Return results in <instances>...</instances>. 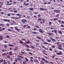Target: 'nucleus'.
Returning a JSON list of instances; mask_svg holds the SVG:
<instances>
[{
  "instance_id": "4",
  "label": "nucleus",
  "mask_w": 64,
  "mask_h": 64,
  "mask_svg": "<svg viewBox=\"0 0 64 64\" xmlns=\"http://www.w3.org/2000/svg\"><path fill=\"white\" fill-rule=\"evenodd\" d=\"M17 59L18 60V61H19L20 63H21V62H22V61H22V59L20 58H17Z\"/></svg>"
},
{
  "instance_id": "50",
  "label": "nucleus",
  "mask_w": 64,
  "mask_h": 64,
  "mask_svg": "<svg viewBox=\"0 0 64 64\" xmlns=\"http://www.w3.org/2000/svg\"><path fill=\"white\" fill-rule=\"evenodd\" d=\"M8 46H13V45L10 44H9Z\"/></svg>"
},
{
  "instance_id": "12",
  "label": "nucleus",
  "mask_w": 64,
  "mask_h": 64,
  "mask_svg": "<svg viewBox=\"0 0 64 64\" xmlns=\"http://www.w3.org/2000/svg\"><path fill=\"white\" fill-rule=\"evenodd\" d=\"M36 38H37V39H40V40H41V38L39 36H36Z\"/></svg>"
},
{
  "instance_id": "3",
  "label": "nucleus",
  "mask_w": 64,
  "mask_h": 64,
  "mask_svg": "<svg viewBox=\"0 0 64 64\" xmlns=\"http://www.w3.org/2000/svg\"><path fill=\"white\" fill-rule=\"evenodd\" d=\"M54 12H55L57 13H60V11L56 10H54Z\"/></svg>"
},
{
  "instance_id": "20",
  "label": "nucleus",
  "mask_w": 64,
  "mask_h": 64,
  "mask_svg": "<svg viewBox=\"0 0 64 64\" xmlns=\"http://www.w3.org/2000/svg\"><path fill=\"white\" fill-rule=\"evenodd\" d=\"M47 42H52V41H51L50 40L47 39Z\"/></svg>"
},
{
  "instance_id": "18",
  "label": "nucleus",
  "mask_w": 64,
  "mask_h": 64,
  "mask_svg": "<svg viewBox=\"0 0 64 64\" xmlns=\"http://www.w3.org/2000/svg\"><path fill=\"white\" fill-rule=\"evenodd\" d=\"M54 33H55L56 34H57V31H56V30H54Z\"/></svg>"
},
{
  "instance_id": "11",
  "label": "nucleus",
  "mask_w": 64,
  "mask_h": 64,
  "mask_svg": "<svg viewBox=\"0 0 64 64\" xmlns=\"http://www.w3.org/2000/svg\"><path fill=\"white\" fill-rule=\"evenodd\" d=\"M17 16H19L20 18H21V16H22L21 14H16Z\"/></svg>"
},
{
  "instance_id": "31",
  "label": "nucleus",
  "mask_w": 64,
  "mask_h": 64,
  "mask_svg": "<svg viewBox=\"0 0 64 64\" xmlns=\"http://www.w3.org/2000/svg\"><path fill=\"white\" fill-rule=\"evenodd\" d=\"M3 59H2L1 60H0V63H1L2 62H3Z\"/></svg>"
},
{
  "instance_id": "52",
  "label": "nucleus",
  "mask_w": 64,
  "mask_h": 64,
  "mask_svg": "<svg viewBox=\"0 0 64 64\" xmlns=\"http://www.w3.org/2000/svg\"><path fill=\"white\" fill-rule=\"evenodd\" d=\"M36 29L37 28H34V31H35L36 30Z\"/></svg>"
},
{
  "instance_id": "42",
  "label": "nucleus",
  "mask_w": 64,
  "mask_h": 64,
  "mask_svg": "<svg viewBox=\"0 0 64 64\" xmlns=\"http://www.w3.org/2000/svg\"><path fill=\"white\" fill-rule=\"evenodd\" d=\"M51 24H52V22H49V25H51Z\"/></svg>"
},
{
  "instance_id": "63",
  "label": "nucleus",
  "mask_w": 64,
  "mask_h": 64,
  "mask_svg": "<svg viewBox=\"0 0 64 64\" xmlns=\"http://www.w3.org/2000/svg\"><path fill=\"white\" fill-rule=\"evenodd\" d=\"M5 55V54L3 53L2 54V56H4Z\"/></svg>"
},
{
  "instance_id": "39",
  "label": "nucleus",
  "mask_w": 64,
  "mask_h": 64,
  "mask_svg": "<svg viewBox=\"0 0 64 64\" xmlns=\"http://www.w3.org/2000/svg\"><path fill=\"white\" fill-rule=\"evenodd\" d=\"M42 20V22H43V23H44L45 22H44V21H45V19H43Z\"/></svg>"
},
{
  "instance_id": "46",
  "label": "nucleus",
  "mask_w": 64,
  "mask_h": 64,
  "mask_svg": "<svg viewBox=\"0 0 64 64\" xmlns=\"http://www.w3.org/2000/svg\"><path fill=\"white\" fill-rule=\"evenodd\" d=\"M38 17H41V15L39 14L38 15Z\"/></svg>"
},
{
  "instance_id": "15",
  "label": "nucleus",
  "mask_w": 64,
  "mask_h": 64,
  "mask_svg": "<svg viewBox=\"0 0 64 64\" xmlns=\"http://www.w3.org/2000/svg\"><path fill=\"white\" fill-rule=\"evenodd\" d=\"M3 61L4 62H3L4 64H6V60H5L4 59V60Z\"/></svg>"
},
{
  "instance_id": "53",
  "label": "nucleus",
  "mask_w": 64,
  "mask_h": 64,
  "mask_svg": "<svg viewBox=\"0 0 64 64\" xmlns=\"http://www.w3.org/2000/svg\"><path fill=\"white\" fill-rule=\"evenodd\" d=\"M28 5H29V3L26 4L25 6H28Z\"/></svg>"
},
{
  "instance_id": "22",
  "label": "nucleus",
  "mask_w": 64,
  "mask_h": 64,
  "mask_svg": "<svg viewBox=\"0 0 64 64\" xmlns=\"http://www.w3.org/2000/svg\"><path fill=\"white\" fill-rule=\"evenodd\" d=\"M43 43L44 44H49L47 42H43Z\"/></svg>"
},
{
  "instance_id": "17",
  "label": "nucleus",
  "mask_w": 64,
  "mask_h": 64,
  "mask_svg": "<svg viewBox=\"0 0 64 64\" xmlns=\"http://www.w3.org/2000/svg\"><path fill=\"white\" fill-rule=\"evenodd\" d=\"M12 52H9V53L10 54H9L10 55V56L12 55H13V54H12Z\"/></svg>"
},
{
  "instance_id": "48",
  "label": "nucleus",
  "mask_w": 64,
  "mask_h": 64,
  "mask_svg": "<svg viewBox=\"0 0 64 64\" xmlns=\"http://www.w3.org/2000/svg\"><path fill=\"white\" fill-rule=\"evenodd\" d=\"M6 37L7 38H10V36H6Z\"/></svg>"
},
{
  "instance_id": "32",
  "label": "nucleus",
  "mask_w": 64,
  "mask_h": 64,
  "mask_svg": "<svg viewBox=\"0 0 64 64\" xmlns=\"http://www.w3.org/2000/svg\"><path fill=\"white\" fill-rule=\"evenodd\" d=\"M58 32L60 34H62V32H61V31H59Z\"/></svg>"
},
{
  "instance_id": "44",
  "label": "nucleus",
  "mask_w": 64,
  "mask_h": 64,
  "mask_svg": "<svg viewBox=\"0 0 64 64\" xmlns=\"http://www.w3.org/2000/svg\"><path fill=\"white\" fill-rule=\"evenodd\" d=\"M8 31H10V32H12V30H11L9 29H8Z\"/></svg>"
},
{
  "instance_id": "40",
  "label": "nucleus",
  "mask_w": 64,
  "mask_h": 64,
  "mask_svg": "<svg viewBox=\"0 0 64 64\" xmlns=\"http://www.w3.org/2000/svg\"><path fill=\"white\" fill-rule=\"evenodd\" d=\"M21 40L22 41H26V40L25 39H22Z\"/></svg>"
},
{
  "instance_id": "54",
  "label": "nucleus",
  "mask_w": 64,
  "mask_h": 64,
  "mask_svg": "<svg viewBox=\"0 0 64 64\" xmlns=\"http://www.w3.org/2000/svg\"><path fill=\"white\" fill-rule=\"evenodd\" d=\"M43 52H42V53H43V54H45V52H46V51L44 50L43 51Z\"/></svg>"
},
{
  "instance_id": "29",
  "label": "nucleus",
  "mask_w": 64,
  "mask_h": 64,
  "mask_svg": "<svg viewBox=\"0 0 64 64\" xmlns=\"http://www.w3.org/2000/svg\"><path fill=\"white\" fill-rule=\"evenodd\" d=\"M25 46H26V47H27V48H28L29 47V45L27 44H25Z\"/></svg>"
},
{
  "instance_id": "58",
  "label": "nucleus",
  "mask_w": 64,
  "mask_h": 64,
  "mask_svg": "<svg viewBox=\"0 0 64 64\" xmlns=\"http://www.w3.org/2000/svg\"><path fill=\"white\" fill-rule=\"evenodd\" d=\"M61 22L62 23V24H64V21H62Z\"/></svg>"
},
{
  "instance_id": "25",
  "label": "nucleus",
  "mask_w": 64,
  "mask_h": 64,
  "mask_svg": "<svg viewBox=\"0 0 64 64\" xmlns=\"http://www.w3.org/2000/svg\"><path fill=\"white\" fill-rule=\"evenodd\" d=\"M12 3H10L9 4H6V5L7 6H9V5H12Z\"/></svg>"
},
{
  "instance_id": "6",
  "label": "nucleus",
  "mask_w": 64,
  "mask_h": 64,
  "mask_svg": "<svg viewBox=\"0 0 64 64\" xmlns=\"http://www.w3.org/2000/svg\"><path fill=\"white\" fill-rule=\"evenodd\" d=\"M49 37L50 38V39H51L52 41H54V42H55V41H56V40H55V39H54V38H52L50 37V36H49Z\"/></svg>"
},
{
  "instance_id": "34",
  "label": "nucleus",
  "mask_w": 64,
  "mask_h": 64,
  "mask_svg": "<svg viewBox=\"0 0 64 64\" xmlns=\"http://www.w3.org/2000/svg\"><path fill=\"white\" fill-rule=\"evenodd\" d=\"M36 27V28H40V27L38 26L37 25H36L35 26Z\"/></svg>"
},
{
  "instance_id": "38",
  "label": "nucleus",
  "mask_w": 64,
  "mask_h": 64,
  "mask_svg": "<svg viewBox=\"0 0 64 64\" xmlns=\"http://www.w3.org/2000/svg\"><path fill=\"white\" fill-rule=\"evenodd\" d=\"M52 48H55V46H52Z\"/></svg>"
},
{
  "instance_id": "60",
  "label": "nucleus",
  "mask_w": 64,
  "mask_h": 64,
  "mask_svg": "<svg viewBox=\"0 0 64 64\" xmlns=\"http://www.w3.org/2000/svg\"><path fill=\"white\" fill-rule=\"evenodd\" d=\"M50 29H52V30H53V28L51 27H50Z\"/></svg>"
},
{
  "instance_id": "51",
  "label": "nucleus",
  "mask_w": 64,
  "mask_h": 64,
  "mask_svg": "<svg viewBox=\"0 0 64 64\" xmlns=\"http://www.w3.org/2000/svg\"><path fill=\"white\" fill-rule=\"evenodd\" d=\"M7 57L8 58H9L10 57V56L9 55H8L7 56Z\"/></svg>"
},
{
  "instance_id": "28",
  "label": "nucleus",
  "mask_w": 64,
  "mask_h": 64,
  "mask_svg": "<svg viewBox=\"0 0 64 64\" xmlns=\"http://www.w3.org/2000/svg\"><path fill=\"white\" fill-rule=\"evenodd\" d=\"M16 30L17 31H18L19 32L20 31V30L19 29H18L17 28V27H16Z\"/></svg>"
},
{
  "instance_id": "2",
  "label": "nucleus",
  "mask_w": 64,
  "mask_h": 64,
  "mask_svg": "<svg viewBox=\"0 0 64 64\" xmlns=\"http://www.w3.org/2000/svg\"><path fill=\"white\" fill-rule=\"evenodd\" d=\"M56 54L58 55H62L63 54L62 53V52L60 51L59 52V53H56Z\"/></svg>"
},
{
  "instance_id": "16",
  "label": "nucleus",
  "mask_w": 64,
  "mask_h": 64,
  "mask_svg": "<svg viewBox=\"0 0 64 64\" xmlns=\"http://www.w3.org/2000/svg\"><path fill=\"white\" fill-rule=\"evenodd\" d=\"M54 20V21H56V20H59V19H58V18H54L53 19Z\"/></svg>"
},
{
  "instance_id": "8",
  "label": "nucleus",
  "mask_w": 64,
  "mask_h": 64,
  "mask_svg": "<svg viewBox=\"0 0 64 64\" xmlns=\"http://www.w3.org/2000/svg\"><path fill=\"white\" fill-rule=\"evenodd\" d=\"M48 34L49 36H52L53 35V34L51 32L48 33Z\"/></svg>"
},
{
  "instance_id": "23",
  "label": "nucleus",
  "mask_w": 64,
  "mask_h": 64,
  "mask_svg": "<svg viewBox=\"0 0 64 64\" xmlns=\"http://www.w3.org/2000/svg\"><path fill=\"white\" fill-rule=\"evenodd\" d=\"M58 46L59 47H60L61 48H62V45L61 44L58 45Z\"/></svg>"
},
{
  "instance_id": "13",
  "label": "nucleus",
  "mask_w": 64,
  "mask_h": 64,
  "mask_svg": "<svg viewBox=\"0 0 64 64\" xmlns=\"http://www.w3.org/2000/svg\"><path fill=\"white\" fill-rule=\"evenodd\" d=\"M30 10V11H33V10H34V8H29Z\"/></svg>"
},
{
  "instance_id": "5",
  "label": "nucleus",
  "mask_w": 64,
  "mask_h": 64,
  "mask_svg": "<svg viewBox=\"0 0 64 64\" xmlns=\"http://www.w3.org/2000/svg\"><path fill=\"white\" fill-rule=\"evenodd\" d=\"M42 60H44V62H46L47 63H48V64H50V63H49V62H48V61H47L46 60H45V59L43 58H42Z\"/></svg>"
},
{
  "instance_id": "7",
  "label": "nucleus",
  "mask_w": 64,
  "mask_h": 64,
  "mask_svg": "<svg viewBox=\"0 0 64 64\" xmlns=\"http://www.w3.org/2000/svg\"><path fill=\"white\" fill-rule=\"evenodd\" d=\"M39 31L40 33H43L44 32L43 31H42V29H39Z\"/></svg>"
},
{
  "instance_id": "47",
  "label": "nucleus",
  "mask_w": 64,
  "mask_h": 64,
  "mask_svg": "<svg viewBox=\"0 0 64 64\" xmlns=\"http://www.w3.org/2000/svg\"><path fill=\"white\" fill-rule=\"evenodd\" d=\"M51 4V2H48L47 3V5H49V4Z\"/></svg>"
},
{
  "instance_id": "59",
  "label": "nucleus",
  "mask_w": 64,
  "mask_h": 64,
  "mask_svg": "<svg viewBox=\"0 0 64 64\" xmlns=\"http://www.w3.org/2000/svg\"><path fill=\"white\" fill-rule=\"evenodd\" d=\"M0 13H1V14H4V13L2 12H0Z\"/></svg>"
},
{
  "instance_id": "55",
  "label": "nucleus",
  "mask_w": 64,
  "mask_h": 64,
  "mask_svg": "<svg viewBox=\"0 0 64 64\" xmlns=\"http://www.w3.org/2000/svg\"><path fill=\"white\" fill-rule=\"evenodd\" d=\"M7 15L8 16H10V14H8Z\"/></svg>"
},
{
  "instance_id": "43",
  "label": "nucleus",
  "mask_w": 64,
  "mask_h": 64,
  "mask_svg": "<svg viewBox=\"0 0 64 64\" xmlns=\"http://www.w3.org/2000/svg\"><path fill=\"white\" fill-rule=\"evenodd\" d=\"M59 16V14H58L56 15V17H58V18Z\"/></svg>"
},
{
  "instance_id": "30",
  "label": "nucleus",
  "mask_w": 64,
  "mask_h": 64,
  "mask_svg": "<svg viewBox=\"0 0 64 64\" xmlns=\"http://www.w3.org/2000/svg\"><path fill=\"white\" fill-rule=\"evenodd\" d=\"M42 48H44V49H45V50H46V48L45 47H44V46H42Z\"/></svg>"
},
{
  "instance_id": "62",
  "label": "nucleus",
  "mask_w": 64,
  "mask_h": 64,
  "mask_svg": "<svg viewBox=\"0 0 64 64\" xmlns=\"http://www.w3.org/2000/svg\"><path fill=\"white\" fill-rule=\"evenodd\" d=\"M9 2L10 3H11V2H12V0H10L9 1Z\"/></svg>"
},
{
  "instance_id": "57",
  "label": "nucleus",
  "mask_w": 64,
  "mask_h": 64,
  "mask_svg": "<svg viewBox=\"0 0 64 64\" xmlns=\"http://www.w3.org/2000/svg\"><path fill=\"white\" fill-rule=\"evenodd\" d=\"M21 53L22 54H24V52H22V51H21Z\"/></svg>"
},
{
  "instance_id": "24",
  "label": "nucleus",
  "mask_w": 64,
  "mask_h": 64,
  "mask_svg": "<svg viewBox=\"0 0 64 64\" xmlns=\"http://www.w3.org/2000/svg\"><path fill=\"white\" fill-rule=\"evenodd\" d=\"M32 33H33V34H37V32H32Z\"/></svg>"
},
{
  "instance_id": "56",
  "label": "nucleus",
  "mask_w": 64,
  "mask_h": 64,
  "mask_svg": "<svg viewBox=\"0 0 64 64\" xmlns=\"http://www.w3.org/2000/svg\"><path fill=\"white\" fill-rule=\"evenodd\" d=\"M26 26H27V25H24L23 26V27H24V28H25V27H26Z\"/></svg>"
},
{
  "instance_id": "61",
  "label": "nucleus",
  "mask_w": 64,
  "mask_h": 64,
  "mask_svg": "<svg viewBox=\"0 0 64 64\" xmlns=\"http://www.w3.org/2000/svg\"><path fill=\"white\" fill-rule=\"evenodd\" d=\"M61 27H64V26L63 25H60Z\"/></svg>"
},
{
  "instance_id": "35",
  "label": "nucleus",
  "mask_w": 64,
  "mask_h": 64,
  "mask_svg": "<svg viewBox=\"0 0 64 64\" xmlns=\"http://www.w3.org/2000/svg\"><path fill=\"white\" fill-rule=\"evenodd\" d=\"M18 57H20V58H24V56H18Z\"/></svg>"
},
{
  "instance_id": "14",
  "label": "nucleus",
  "mask_w": 64,
  "mask_h": 64,
  "mask_svg": "<svg viewBox=\"0 0 64 64\" xmlns=\"http://www.w3.org/2000/svg\"><path fill=\"white\" fill-rule=\"evenodd\" d=\"M25 59H26V62H28L29 61V60L28 59V58L26 57H25Z\"/></svg>"
},
{
  "instance_id": "27",
  "label": "nucleus",
  "mask_w": 64,
  "mask_h": 64,
  "mask_svg": "<svg viewBox=\"0 0 64 64\" xmlns=\"http://www.w3.org/2000/svg\"><path fill=\"white\" fill-rule=\"evenodd\" d=\"M42 19L41 18H38V20H39V21H41V20H42Z\"/></svg>"
},
{
  "instance_id": "45",
  "label": "nucleus",
  "mask_w": 64,
  "mask_h": 64,
  "mask_svg": "<svg viewBox=\"0 0 64 64\" xmlns=\"http://www.w3.org/2000/svg\"><path fill=\"white\" fill-rule=\"evenodd\" d=\"M30 60L31 62H33V60L32 59H30Z\"/></svg>"
},
{
  "instance_id": "19",
  "label": "nucleus",
  "mask_w": 64,
  "mask_h": 64,
  "mask_svg": "<svg viewBox=\"0 0 64 64\" xmlns=\"http://www.w3.org/2000/svg\"><path fill=\"white\" fill-rule=\"evenodd\" d=\"M3 39V36H0V40H2Z\"/></svg>"
},
{
  "instance_id": "33",
  "label": "nucleus",
  "mask_w": 64,
  "mask_h": 64,
  "mask_svg": "<svg viewBox=\"0 0 64 64\" xmlns=\"http://www.w3.org/2000/svg\"><path fill=\"white\" fill-rule=\"evenodd\" d=\"M0 26H2V27H3V24H0Z\"/></svg>"
},
{
  "instance_id": "36",
  "label": "nucleus",
  "mask_w": 64,
  "mask_h": 64,
  "mask_svg": "<svg viewBox=\"0 0 64 64\" xmlns=\"http://www.w3.org/2000/svg\"><path fill=\"white\" fill-rule=\"evenodd\" d=\"M41 62L42 64L41 63H40V64H44V62H43V61H41Z\"/></svg>"
},
{
  "instance_id": "9",
  "label": "nucleus",
  "mask_w": 64,
  "mask_h": 64,
  "mask_svg": "<svg viewBox=\"0 0 64 64\" xmlns=\"http://www.w3.org/2000/svg\"><path fill=\"white\" fill-rule=\"evenodd\" d=\"M2 20L4 21H5L6 22L7 21H8V22H10V20H8L7 19H3Z\"/></svg>"
},
{
  "instance_id": "1",
  "label": "nucleus",
  "mask_w": 64,
  "mask_h": 64,
  "mask_svg": "<svg viewBox=\"0 0 64 64\" xmlns=\"http://www.w3.org/2000/svg\"><path fill=\"white\" fill-rule=\"evenodd\" d=\"M21 21L23 23H25V22L26 23H27V20L24 19H22L21 20Z\"/></svg>"
},
{
  "instance_id": "26",
  "label": "nucleus",
  "mask_w": 64,
  "mask_h": 64,
  "mask_svg": "<svg viewBox=\"0 0 64 64\" xmlns=\"http://www.w3.org/2000/svg\"><path fill=\"white\" fill-rule=\"evenodd\" d=\"M34 14H38V12H34Z\"/></svg>"
},
{
  "instance_id": "64",
  "label": "nucleus",
  "mask_w": 64,
  "mask_h": 64,
  "mask_svg": "<svg viewBox=\"0 0 64 64\" xmlns=\"http://www.w3.org/2000/svg\"><path fill=\"white\" fill-rule=\"evenodd\" d=\"M29 54H30V55H32V53H31V52H28Z\"/></svg>"
},
{
  "instance_id": "37",
  "label": "nucleus",
  "mask_w": 64,
  "mask_h": 64,
  "mask_svg": "<svg viewBox=\"0 0 64 64\" xmlns=\"http://www.w3.org/2000/svg\"><path fill=\"white\" fill-rule=\"evenodd\" d=\"M58 49H59L60 50H62V48H61V47H59L58 48Z\"/></svg>"
},
{
  "instance_id": "21",
  "label": "nucleus",
  "mask_w": 64,
  "mask_h": 64,
  "mask_svg": "<svg viewBox=\"0 0 64 64\" xmlns=\"http://www.w3.org/2000/svg\"><path fill=\"white\" fill-rule=\"evenodd\" d=\"M40 10H41V11H44V8H40Z\"/></svg>"
},
{
  "instance_id": "10",
  "label": "nucleus",
  "mask_w": 64,
  "mask_h": 64,
  "mask_svg": "<svg viewBox=\"0 0 64 64\" xmlns=\"http://www.w3.org/2000/svg\"><path fill=\"white\" fill-rule=\"evenodd\" d=\"M20 44H22V45H24V43L21 40H20Z\"/></svg>"
},
{
  "instance_id": "41",
  "label": "nucleus",
  "mask_w": 64,
  "mask_h": 64,
  "mask_svg": "<svg viewBox=\"0 0 64 64\" xmlns=\"http://www.w3.org/2000/svg\"><path fill=\"white\" fill-rule=\"evenodd\" d=\"M26 51H30V49H29V48H26Z\"/></svg>"
},
{
  "instance_id": "49",
  "label": "nucleus",
  "mask_w": 64,
  "mask_h": 64,
  "mask_svg": "<svg viewBox=\"0 0 64 64\" xmlns=\"http://www.w3.org/2000/svg\"><path fill=\"white\" fill-rule=\"evenodd\" d=\"M27 44H29V43H30V42L28 40V41L27 42Z\"/></svg>"
}]
</instances>
